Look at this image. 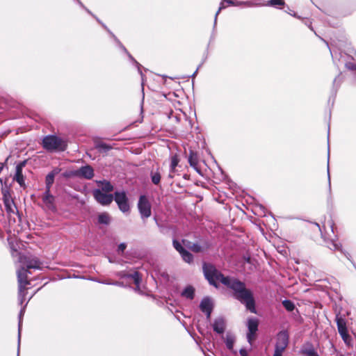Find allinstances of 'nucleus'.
Segmentation results:
<instances>
[{
  "instance_id": "nucleus-26",
  "label": "nucleus",
  "mask_w": 356,
  "mask_h": 356,
  "mask_svg": "<svg viewBox=\"0 0 356 356\" xmlns=\"http://www.w3.org/2000/svg\"><path fill=\"white\" fill-rule=\"evenodd\" d=\"M99 186L102 188L101 191H105L106 193L111 192L113 190V186L107 181H99Z\"/></svg>"
},
{
  "instance_id": "nucleus-19",
  "label": "nucleus",
  "mask_w": 356,
  "mask_h": 356,
  "mask_svg": "<svg viewBox=\"0 0 356 356\" xmlns=\"http://www.w3.org/2000/svg\"><path fill=\"white\" fill-rule=\"evenodd\" d=\"M213 329L218 334H222L225 329V322L222 318L215 319L213 323Z\"/></svg>"
},
{
  "instance_id": "nucleus-22",
  "label": "nucleus",
  "mask_w": 356,
  "mask_h": 356,
  "mask_svg": "<svg viewBox=\"0 0 356 356\" xmlns=\"http://www.w3.org/2000/svg\"><path fill=\"white\" fill-rule=\"evenodd\" d=\"M150 178H151L152 182L154 184L159 185L160 184L161 175V172L159 170V169H156V170H152L150 172Z\"/></svg>"
},
{
  "instance_id": "nucleus-24",
  "label": "nucleus",
  "mask_w": 356,
  "mask_h": 356,
  "mask_svg": "<svg viewBox=\"0 0 356 356\" xmlns=\"http://www.w3.org/2000/svg\"><path fill=\"white\" fill-rule=\"evenodd\" d=\"M194 291L193 287L188 286L181 292V296L192 300L194 297Z\"/></svg>"
},
{
  "instance_id": "nucleus-17",
  "label": "nucleus",
  "mask_w": 356,
  "mask_h": 356,
  "mask_svg": "<svg viewBox=\"0 0 356 356\" xmlns=\"http://www.w3.org/2000/svg\"><path fill=\"white\" fill-rule=\"evenodd\" d=\"M200 307L201 311L206 314L207 318H209L213 309L211 300L208 298H204L200 302Z\"/></svg>"
},
{
  "instance_id": "nucleus-25",
  "label": "nucleus",
  "mask_w": 356,
  "mask_h": 356,
  "mask_svg": "<svg viewBox=\"0 0 356 356\" xmlns=\"http://www.w3.org/2000/svg\"><path fill=\"white\" fill-rule=\"evenodd\" d=\"M225 3H227V4L229 5H234V3L232 1V0H222L220 3V6H219V8L217 11V13H216V15H215V19H214V24H216V21H217V17H218V14L220 13V12L226 8V5H225Z\"/></svg>"
},
{
  "instance_id": "nucleus-42",
  "label": "nucleus",
  "mask_w": 356,
  "mask_h": 356,
  "mask_svg": "<svg viewBox=\"0 0 356 356\" xmlns=\"http://www.w3.org/2000/svg\"><path fill=\"white\" fill-rule=\"evenodd\" d=\"M127 245L125 243H120L119 245H118V251H120L122 252H124V250H125Z\"/></svg>"
},
{
  "instance_id": "nucleus-30",
  "label": "nucleus",
  "mask_w": 356,
  "mask_h": 356,
  "mask_svg": "<svg viewBox=\"0 0 356 356\" xmlns=\"http://www.w3.org/2000/svg\"><path fill=\"white\" fill-rule=\"evenodd\" d=\"M327 247L332 250H340L341 245L336 241L331 240L327 242Z\"/></svg>"
},
{
  "instance_id": "nucleus-21",
  "label": "nucleus",
  "mask_w": 356,
  "mask_h": 356,
  "mask_svg": "<svg viewBox=\"0 0 356 356\" xmlns=\"http://www.w3.org/2000/svg\"><path fill=\"white\" fill-rule=\"evenodd\" d=\"M179 162V159L177 154L172 155L170 157V173L168 177L170 178H173V173L175 172V168L177 166Z\"/></svg>"
},
{
  "instance_id": "nucleus-36",
  "label": "nucleus",
  "mask_w": 356,
  "mask_h": 356,
  "mask_svg": "<svg viewBox=\"0 0 356 356\" xmlns=\"http://www.w3.org/2000/svg\"><path fill=\"white\" fill-rule=\"evenodd\" d=\"M97 148L100 152H106L111 149V147L105 143H101L97 145Z\"/></svg>"
},
{
  "instance_id": "nucleus-7",
  "label": "nucleus",
  "mask_w": 356,
  "mask_h": 356,
  "mask_svg": "<svg viewBox=\"0 0 356 356\" xmlns=\"http://www.w3.org/2000/svg\"><path fill=\"white\" fill-rule=\"evenodd\" d=\"M120 210L123 213H129L130 207L128 202V198L124 191H116L113 197Z\"/></svg>"
},
{
  "instance_id": "nucleus-35",
  "label": "nucleus",
  "mask_w": 356,
  "mask_h": 356,
  "mask_svg": "<svg viewBox=\"0 0 356 356\" xmlns=\"http://www.w3.org/2000/svg\"><path fill=\"white\" fill-rule=\"evenodd\" d=\"M346 67L350 70H356V61L353 58V61L346 63Z\"/></svg>"
},
{
  "instance_id": "nucleus-43",
  "label": "nucleus",
  "mask_w": 356,
  "mask_h": 356,
  "mask_svg": "<svg viewBox=\"0 0 356 356\" xmlns=\"http://www.w3.org/2000/svg\"><path fill=\"white\" fill-rule=\"evenodd\" d=\"M328 225L330 227L332 233H334V223L332 220L328 222Z\"/></svg>"
},
{
  "instance_id": "nucleus-31",
  "label": "nucleus",
  "mask_w": 356,
  "mask_h": 356,
  "mask_svg": "<svg viewBox=\"0 0 356 356\" xmlns=\"http://www.w3.org/2000/svg\"><path fill=\"white\" fill-rule=\"evenodd\" d=\"M63 177L65 178L77 177V171L76 170H67L63 173Z\"/></svg>"
},
{
  "instance_id": "nucleus-34",
  "label": "nucleus",
  "mask_w": 356,
  "mask_h": 356,
  "mask_svg": "<svg viewBox=\"0 0 356 356\" xmlns=\"http://www.w3.org/2000/svg\"><path fill=\"white\" fill-rule=\"evenodd\" d=\"M284 4V2L283 0H270L266 5L276 7L283 6Z\"/></svg>"
},
{
  "instance_id": "nucleus-13",
  "label": "nucleus",
  "mask_w": 356,
  "mask_h": 356,
  "mask_svg": "<svg viewBox=\"0 0 356 356\" xmlns=\"http://www.w3.org/2000/svg\"><path fill=\"white\" fill-rule=\"evenodd\" d=\"M173 246L179 252L182 259L187 263L193 261V257L188 251L185 250L181 244L176 239L173 240Z\"/></svg>"
},
{
  "instance_id": "nucleus-5",
  "label": "nucleus",
  "mask_w": 356,
  "mask_h": 356,
  "mask_svg": "<svg viewBox=\"0 0 356 356\" xmlns=\"http://www.w3.org/2000/svg\"><path fill=\"white\" fill-rule=\"evenodd\" d=\"M336 321L339 334H340L343 341L347 346H351L352 337L348 333L346 319L342 316H337Z\"/></svg>"
},
{
  "instance_id": "nucleus-1",
  "label": "nucleus",
  "mask_w": 356,
  "mask_h": 356,
  "mask_svg": "<svg viewBox=\"0 0 356 356\" xmlns=\"http://www.w3.org/2000/svg\"><path fill=\"white\" fill-rule=\"evenodd\" d=\"M203 271L205 277L211 284L217 286V282L223 284L233 291L235 298L244 304L247 309L252 313H257L252 293L245 288L243 282L233 277L224 276L210 264H204Z\"/></svg>"
},
{
  "instance_id": "nucleus-48",
  "label": "nucleus",
  "mask_w": 356,
  "mask_h": 356,
  "mask_svg": "<svg viewBox=\"0 0 356 356\" xmlns=\"http://www.w3.org/2000/svg\"><path fill=\"white\" fill-rule=\"evenodd\" d=\"M314 356H319V355L316 353Z\"/></svg>"
},
{
  "instance_id": "nucleus-8",
  "label": "nucleus",
  "mask_w": 356,
  "mask_h": 356,
  "mask_svg": "<svg viewBox=\"0 0 356 356\" xmlns=\"http://www.w3.org/2000/svg\"><path fill=\"white\" fill-rule=\"evenodd\" d=\"M138 208L143 219L149 218L152 214L151 204L145 195H141L138 202Z\"/></svg>"
},
{
  "instance_id": "nucleus-46",
  "label": "nucleus",
  "mask_w": 356,
  "mask_h": 356,
  "mask_svg": "<svg viewBox=\"0 0 356 356\" xmlns=\"http://www.w3.org/2000/svg\"><path fill=\"white\" fill-rule=\"evenodd\" d=\"M199 67L197 69V70L194 72L193 75V76H195L197 72V70H198Z\"/></svg>"
},
{
  "instance_id": "nucleus-14",
  "label": "nucleus",
  "mask_w": 356,
  "mask_h": 356,
  "mask_svg": "<svg viewBox=\"0 0 356 356\" xmlns=\"http://www.w3.org/2000/svg\"><path fill=\"white\" fill-rule=\"evenodd\" d=\"M289 343V334L286 331L280 332L277 335L275 348L285 350Z\"/></svg>"
},
{
  "instance_id": "nucleus-39",
  "label": "nucleus",
  "mask_w": 356,
  "mask_h": 356,
  "mask_svg": "<svg viewBox=\"0 0 356 356\" xmlns=\"http://www.w3.org/2000/svg\"><path fill=\"white\" fill-rule=\"evenodd\" d=\"M102 283L106 284H113L120 286H124V283L122 282H102Z\"/></svg>"
},
{
  "instance_id": "nucleus-41",
  "label": "nucleus",
  "mask_w": 356,
  "mask_h": 356,
  "mask_svg": "<svg viewBox=\"0 0 356 356\" xmlns=\"http://www.w3.org/2000/svg\"><path fill=\"white\" fill-rule=\"evenodd\" d=\"M60 169L58 168H54L49 174L55 177L60 172Z\"/></svg>"
},
{
  "instance_id": "nucleus-23",
  "label": "nucleus",
  "mask_w": 356,
  "mask_h": 356,
  "mask_svg": "<svg viewBox=\"0 0 356 356\" xmlns=\"http://www.w3.org/2000/svg\"><path fill=\"white\" fill-rule=\"evenodd\" d=\"M183 243L193 252H200L202 250V247L197 243L191 244L190 242H188L185 240H183Z\"/></svg>"
},
{
  "instance_id": "nucleus-11",
  "label": "nucleus",
  "mask_w": 356,
  "mask_h": 356,
  "mask_svg": "<svg viewBox=\"0 0 356 356\" xmlns=\"http://www.w3.org/2000/svg\"><path fill=\"white\" fill-rule=\"evenodd\" d=\"M259 321L256 318H248L247 326L248 332L247 333L248 341L251 344L252 341L254 340L256 333L258 330Z\"/></svg>"
},
{
  "instance_id": "nucleus-4",
  "label": "nucleus",
  "mask_w": 356,
  "mask_h": 356,
  "mask_svg": "<svg viewBox=\"0 0 356 356\" xmlns=\"http://www.w3.org/2000/svg\"><path fill=\"white\" fill-rule=\"evenodd\" d=\"M2 200L8 215L15 214L18 212L14 198L10 188L7 186L1 188Z\"/></svg>"
},
{
  "instance_id": "nucleus-15",
  "label": "nucleus",
  "mask_w": 356,
  "mask_h": 356,
  "mask_svg": "<svg viewBox=\"0 0 356 356\" xmlns=\"http://www.w3.org/2000/svg\"><path fill=\"white\" fill-rule=\"evenodd\" d=\"M76 171H77V177H79V178H84L86 179H91L94 176V170L89 165L82 166L79 169H77Z\"/></svg>"
},
{
  "instance_id": "nucleus-18",
  "label": "nucleus",
  "mask_w": 356,
  "mask_h": 356,
  "mask_svg": "<svg viewBox=\"0 0 356 356\" xmlns=\"http://www.w3.org/2000/svg\"><path fill=\"white\" fill-rule=\"evenodd\" d=\"M25 165V162L20 163L17 165L15 168V174L14 177V180H15L21 186H24V178L22 174V168Z\"/></svg>"
},
{
  "instance_id": "nucleus-2",
  "label": "nucleus",
  "mask_w": 356,
  "mask_h": 356,
  "mask_svg": "<svg viewBox=\"0 0 356 356\" xmlns=\"http://www.w3.org/2000/svg\"><path fill=\"white\" fill-rule=\"evenodd\" d=\"M29 270L25 267H22L17 270V282H18V301L20 305H22L25 300V296L28 290L27 286L30 284L28 280Z\"/></svg>"
},
{
  "instance_id": "nucleus-3",
  "label": "nucleus",
  "mask_w": 356,
  "mask_h": 356,
  "mask_svg": "<svg viewBox=\"0 0 356 356\" xmlns=\"http://www.w3.org/2000/svg\"><path fill=\"white\" fill-rule=\"evenodd\" d=\"M42 147L49 152H63L67 147L66 142L62 138L49 135L42 140Z\"/></svg>"
},
{
  "instance_id": "nucleus-29",
  "label": "nucleus",
  "mask_w": 356,
  "mask_h": 356,
  "mask_svg": "<svg viewBox=\"0 0 356 356\" xmlns=\"http://www.w3.org/2000/svg\"><path fill=\"white\" fill-rule=\"evenodd\" d=\"M282 305L289 312H292L295 308L294 304L291 300H285L282 302Z\"/></svg>"
},
{
  "instance_id": "nucleus-16",
  "label": "nucleus",
  "mask_w": 356,
  "mask_h": 356,
  "mask_svg": "<svg viewBox=\"0 0 356 356\" xmlns=\"http://www.w3.org/2000/svg\"><path fill=\"white\" fill-rule=\"evenodd\" d=\"M42 200L47 209L52 211L56 209L54 204V197L50 193V191H45L42 196Z\"/></svg>"
},
{
  "instance_id": "nucleus-40",
  "label": "nucleus",
  "mask_w": 356,
  "mask_h": 356,
  "mask_svg": "<svg viewBox=\"0 0 356 356\" xmlns=\"http://www.w3.org/2000/svg\"><path fill=\"white\" fill-rule=\"evenodd\" d=\"M284 351V350L275 348L273 356H282Z\"/></svg>"
},
{
  "instance_id": "nucleus-27",
  "label": "nucleus",
  "mask_w": 356,
  "mask_h": 356,
  "mask_svg": "<svg viewBox=\"0 0 356 356\" xmlns=\"http://www.w3.org/2000/svg\"><path fill=\"white\" fill-rule=\"evenodd\" d=\"M98 222L101 224L108 225L110 222V216L106 213H102L98 216Z\"/></svg>"
},
{
  "instance_id": "nucleus-45",
  "label": "nucleus",
  "mask_w": 356,
  "mask_h": 356,
  "mask_svg": "<svg viewBox=\"0 0 356 356\" xmlns=\"http://www.w3.org/2000/svg\"><path fill=\"white\" fill-rule=\"evenodd\" d=\"M78 3L81 6V7H84L83 5L82 4V3L79 1V0H76Z\"/></svg>"
},
{
  "instance_id": "nucleus-32",
  "label": "nucleus",
  "mask_w": 356,
  "mask_h": 356,
  "mask_svg": "<svg viewBox=\"0 0 356 356\" xmlns=\"http://www.w3.org/2000/svg\"><path fill=\"white\" fill-rule=\"evenodd\" d=\"M234 339L232 336H227L226 340H225V344L227 348L232 350L234 347Z\"/></svg>"
},
{
  "instance_id": "nucleus-33",
  "label": "nucleus",
  "mask_w": 356,
  "mask_h": 356,
  "mask_svg": "<svg viewBox=\"0 0 356 356\" xmlns=\"http://www.w3.org/2000/svg\"><path fill=\"white\" fill-rule=\"evenodd\" d=\"M188 162L190 163V165L193 167L194 168H195L197 170V158L196 156L193 154H191L189 157H188Z\"/></svg>"
},
{
  "instance_id": "nucleus-47",
  "label": "nucleus",
  "mask_w": 356,
  "mask_h": 356,
  "mask_svg": "<svg viewBox=\"0 0 356 356\" xmlns=\"http://www.w3.org/2000/svg\"><path fill=\"white\" fill-rule=\"evenodd\" d=\"M86 11H87L88 13L91 14V13H90V11L89 10H88V9H86Z\"/></svg>"
},
{
  "instance_id": "nucleus-37",
  "label": "nucleus",
  "mask_w": 356,
  "mask_h": 356,
  "mask_svg": "<svg viewBox=\"0 0 356 356\" xmlns=\"http://www.w3.org/2000/svg\"><path fill=\"white\" fill-rule=\"evenodd\" d=\"M330 159V149H328V160ZM327 177H328V185L329 189L331 190V181H330V168H329V161L327 162Z\"/></svg>"
},
{
  "instance_id": "nucleus-10",
  "label": "nucleus",
  "mask_w": 356,
  "mask_h": 356,
  "mask_svg": "<svg viewBox=\"0 0 356 356\" xmlns=\"http://www.w3.org/2000/svg\"><path fill=\"white\" fill-rule=\"evenodd\" d=\"M96 19H97V22H99L102 25V26L111 34V35L114 39V40L116 42V43L119 46V47L121 48L122 49V51L128 55L129 59L133 62L134 64L136 65V66L138 68V71L140 73V74L141 75L142 79L143 80V72L141 70L140 64L138 62H137L134 59V58L128 52V51L124 47V45L119 41V40L115 37V35L112 32L110 31V30L106 27V26L105 24H104L103 23H102L97 18H96Z\"/></svg>"
},
{
  "instance_id": "nucleus-12",
  "label": "nucleus",
  "mask_w": 356,
  "mask_h": 356,
  "mask_svg": "<svg viewBox=\"0 0 356 356\" xmlns=\"http://www.w3.org/2000/svg\"><path fill=\"white\" fill-rule=\"evenodd\" d=\"M93 196L99 204L104 206L110 204L113 200V195L106 194L100 189L94 190Z\"/></svg>"
},
{
  "instance_id": "nucleus-44",
  "label": "nucleus",
  "mask_w": 356,
  "mask_h": 356,
  "mask_svg": "<svg viewBox=\"0 0 356 356\" xmlns=\"http://www.w3.org/2000/svg\"><path fill=\"white\" fill-rule=\"evenodd\" d=\"M240 354L241 355V356H247V352L245 349H241Z\"/></svg>"
},
{
  "instance_id": "nucleus-38",
  "label": "nucleus",
  "mask_w": 356,
  "mask_h": 356,
  "mask_svg": "<svg viewBox=\"0 0 356 356\" xmlns=\"http://www.w3.org/2000/svg\"><path fill=\"white\" fill-rule=\"evenodd\" d=\"M316 352L313 348L307 349L304 351V353L308 356H314Z\"/></svg>"
},
{
  "instance_id": "nucleus-28",
  "label": "nucleus",
  "mask_w": 356,
  "mask_h": 356,
  "mask_svg": "<svg viewBox=\"0 0 356 356\" xmlns=\"http://www.w3.org/2000/svg\"><path fill=\"white\" fill-rule=\"evenodd\" d=\"M54 177L48 174L46 176V179H45V184H46V190L45 191H50L51 187L52 184H54Z\"/></svg>"
},
{
  "instance_id": "nucleus-6",
  "label": "nucleus",
  "mask_w": 356,
  "mask_h": 356,
  "mask_svg": "<svg viewBox=\"0 0 356 356\" xmlns=\"http://www.w3.org/2000/svg\"><path fill=\"white\" fill-rule=\"evenodd\" d=\"M117 276L120 279H124L127 280L129 284L134 283L136 285L135 291L138 292L140 291L139 286L141 281V277L138 272L136 270L131 273L121 271L117 273Z\"/></svg>"
},
{
  "instance_id": "nucleus-20",
  "label": "nucleus",
  "mask_w": 356,
  "mask_h": 356,
  "mask_svg": "<svg viewBox=\"0 0 356 356\" xmlns=\"http://www.w3.org/2000/svg\"><path fill=\"white\" fill-rule=\"evenodd\" d=\"M32 297H33V296H31L29 298L27 302H29L32 298ZM27 303L28 302H26V305L21 308L19 314L17 356H19V344H20L21 327H22V316L24 314L25 309H26Z\"/></svg>"
},
{
  "instance_id": "nucleus-9",
  "label": "nucleus",
  "mask_w": 356,
  "mask_h": 356,
  "mask_svg": "<svg viewBox=\"0 0 356 356\" xmlns=\"http://www.w3.org/2000/svg\"><path fill=\"white\" fill-rule=\"evenodd\" d=\"M19 261L23 264L26 269H40L41 262L38 258L33 256H20Z\"/></svg>"
}]
</instances>
